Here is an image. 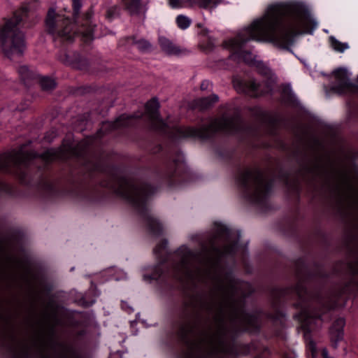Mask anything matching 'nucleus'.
I'll return each mask as SVG.
<instances>
[{
  "instance_id": "nucleus-1",
  "label": "nucleus",
  "mask_w": 358,
  "mask_h": 358,
  "mask_svg": "<svg viewBox=\"0 0 358 358\" xmlns=\"http://www.w3.org/2000/svg\"><path fill=\"white\" fill-rule=\"evenodd\" d=\"M234 279L219 280L208 295L196 294L177 310L175 327L186 348L184 358H224L234 353L229 322L237 329L257 328L256 315L246 313Z\"/></svg>"
},
{
  "instance_id": "nucleus-2",
  "label": "nucleus",
  "mask_w": 358,
  "mask_h": 358,
  "mask_svg": "<svg viewBox=\"0 0 358 358\" xmlns=\"http://www.w3.org/2000/svg\"><path fill=\"white\" fill-rule=\"evenodd\" d=\"M310 19L306 10L299 5L276 4L268 8L265 15L255 20L235 38L224 42V48L238 52L246 62L252 54L241 52L249 41H269L289 50L294 36L308 29Z\"/></svg>"
},
{
  "instance_id": "nucleus-3",
  "label": "nucleus",
  "mask_w": 358,
  "mask_h": 358,
  "mask_svg": "<svg viewBox=\"0 0 358 358\" xmlns=\"http://www.w3.org/2000/svg\"><path fill=\"white\" fill-rule=\"evenodd\" d=\"M159 103L157 99H152L145 105V111L138 112L132 115H122L115 122H104L100 131L106 132L113 130L134 126L143 118L150 128L160 134L171 133L174 138L194 137L206 139L211 137L217 131L227 134H235L244 128V124L238 113L233 115L224 114L222 117L211 120L208 124L199 127L179 126L171 130L166 123L159 117Z\"/></svg>"
},
{
  "instance_id": "nucleus-4",
  "label": "nucleus",
  "mask_w": 358,
  "mask_h": 358,
  "mask_svg": "<svg viewBox=\"0 0 358 358\" xmlns=\"http://www.w3.org/2000/svg\"><path fill=\"white\" fill-rule=\"evenodd\" d=\"M231 231L221 227L217 234L210 240V245L202 247L201 253L190 250L186 246H181L175 252V259L167 275L172 276L180 282L192 281L199 278L202 273L203 256H206L207 263L214 266L222 256L232 254L236 243H229L227 240Z\"/></svg>"
},
{
  "instance_id": "nucleus-5",
  "label": "nucleus",
  "mask_w": 358,
  "mask_h": 358,
  "mask_svg": "<svg viewBox=\"0 0 358 358\" xmlns=\"http://www.w3.org/2000/svg\"><path fill=\"white\" fill-rule=\"evenodd\" d=\"M108 186L139 211L152 234L159 235L162 233V224L152 217L146 207L148 198L155 191L153 187L125 177L115 178Z\"/></svg>"
},
{
  "instance_id": "nucleus-6",
  "label": "nucleus",
  "mask_w": 358,
  "mask_h": 358,
  "mask_svg": "<svg viewBox=\"0 0 358 358\" xmlns=\"http://www.w3.org/2000/svg\"><path fill=\"white\" fill-rule=\"evenodd\" d=\"M295 292L299 299L297 306L301 311L295 317L301 322L302 327L306 331L315 329L314 324L321 322L322 314L335 306L334 301H323L318 296H312L307 289L301 282L295 287Z\"/></svg>"
},
{
  "instance_id": "nucleus-7",
  "label": "nucleus",
  "mask_w": 358,
  "mask_h": 358,
  "mask_svg": "<svg viewBox=\"0 0 358 358\" xmlns=\"http://www.w3.org/2000/svg\"><path fill=\"white\" fill-rule=\"evenodd\" d=\"M29 15L27 5L14 13L12 18L8 20L0 29V40L2 50L6 56L13 59L20 56L25 50L24 34L20 31V24Z\"/></svg>"
},
{
  "instance_id": "nucleus-8",
  "label": "nucleus",
  "mask_w": 358,
  "mask_h": 358,
  "mask_svg": "<svg viewBox=\"0 0 358 358\" xmlns=\"http://www.w3.org/2000/svg\"><path fill=\"white\" fill-rule=\"evenodd\" d=\"M236 180L244 196L255 203H262L272 187L271 180L264 172L257 167L241 170Z\"/></svg>"
},
{
  "instance_id": "nucleus-9",
  "label": "nucleus",
  "mask_w": 358,
  "mask_h": 358,
  "mask_svg": "<svg viewBox=\"0 0 358 358\" xmlns=\"http://www.w3.org/2000/svg\"><path fill=\"white\" fill-rule=\"evenodd\" d=\"M22 145L17 150H12L0 155V172L10 173L23 181L26 176V169L31 160L37 157V154L31 150L25 149ZM3 184L0 181V190Z\"/></svg>"
},
{
  "instance_id": "nucleus-10",
  "label": "nucleus",
  "mask_w": 358,
  "mask_h": 358,
  "mask_svg": "<svg viewBox=\"0 0 358 358\" xmlns=\"http://www.w3.org/2000/svg\"><path fill=\"white\" fill-rule=\"evenodd\" d=\"M254 65L258 73L266 78L265 82L257 83L253 80H245L238 78L233 79V85L238 93L245 94L250 97H259L271 93L275 77L271 69L263 62L255 61Z\"/></svg>"
},
{
  "instance_id": "nucleus-11",
  "label": "nucleus",
  "mask_w": 358,
  "mask_h": 358,
  "mask_svg": "<svg viewBox=\"0 0 358 358\" xmlns=\"http://www.w3.org/2000/svg\"><path fill=\"white\" fill-rule=\"evenodd\" d=\"M45 23L46 31L55 41L71 43L77 34L75 24L69 18L57 13L54 8L48 10Z\"/></svg>"
},
{
  "instance_id": "nucleus-12",
  "label": "nucleus",
  "mask_w": 358,
  "mask_h": 358,
  "mask_svg": "<svg viewBox=\"0 0 358 358\" xmlns=\"http://www.w3.org/2000/svg\"><path fill=\"white\" fill-rule=\"evenodd\" d=\"M331 190L340 203L350 201L358 202V199L354 194L352 185L344 176L334 182Z\"/></svg>"
},
{
  "instance_id": "nucleus-13",
  "label": "nucleus",
  "mask_w": 358,
  "mask_h": 358,
  "mask_svg": "<svg viewBox=\"0 0 358 358\" xmlns=\"http://www.w3.org/2000/svg\"><path fill=\"white\" fill-rule=\"evenodd\" d=\"M76 150L71 145H63L59 149H48L45 151L41 158L45 162H50L54 160H65L74 155H78Z\"/></svg>"
},
{
  "instance_id": "nucleus-14",
  "label": "nucleus",
  "mask_w": 358,
  "mask_h": 358,
  "mask_svg": "<svg viewBox=\"0 0 358 358\" xmlns=\"http://www.w3.org/2000/svg\"><path fill=\"white\" fill-rule=\"evenodd\" d=\"M335 83L332 88L339 94H343L351 90L352 85L350 81L346 70L338 69L334 72Z\"/></svg>"
},
{
  "instance_id": "nucleus-15",
  "label": "nucleus",
  "mask_w": 358,
  "mask_h": 358,
  "mask_svg": "<svg viewBox=\"0 0 358 358\" xmlns=\"http://www.w3.org/2000/svg\"><path fill=\"white\" fill-rule=\"evenodd\" d=\"M345 324L344 318H338L333 324L330 329L329 334L332 346L336 349L338 348V343L343 339L344 332L343 328Z\"/></svg>"
},
{
  "instance_id": "nucleus-16",
  "label": "nucleus",
  "mask_w": 358,
  "mask_h": 358,
  "mask_svg": "<svg viewBox=\"0 0 358 358\" xmlns=\"http://www.w3.org/2000/svg\"><path fill=\"white\" fill-rule=\"evenodd\" d=\"M159 44L161 49L169 55H180L185 51L164 36L159 37Z\"/></svg>"
},
{
  "instance_id": "nucleus-17",
  "label": "nucleus",
  "mask_w": 358,
  "mask_h": 358,
  "mask_svg": "<svg viewBox=\"0 0 358 358\" xmlns=\"http://www.w3.org/2000/svg\"><path fill=\"white\" fill-rule=\"evenodd\" d=\"M124 9L131 15H139L143 10L141 0H122Z\"/></svg>"
},
{
  "instance_id": "nucleus-18",
  "label": "nucleus",
  "mask_w": 358,
  "mask_h": 358,
  "mask_svg": "<svg viewBox=\"0 0 358 358\" xmlns=\"http://www.w3.org/2000/svg\"><path fill=\"white\" fill-rule=\"evenodd\" d=\"M170 157L172 162L170 164L167 165V171L166 173V176L169 179H171L173 176L177 169L180 167L182 163V155L179 152L176 153V156Z\"/></svg>"
},
{
  "instance_id": "nucleus-19",
  "label": "nucleus",
  "mask_w": 358,
  "mask_h": 358,
  "mask_svg": "<svg viewBox=\"0 0 358 358\" xmlns=\"http://www.w3.org/2000/svg\"><path fill=\"white\" fill-rule=\"evenodd\" d=\"M218 100V96L213 94L210 96L194 100V107L198 108L199 110H205L211 107L214 103L217 102Z\"/></svg>"
},
{
  "instance_id": "nucleus-20",
  "label": "nucleus",
  "mask_w": 358,
  "mask_h": 358,
  "mask_svg": "<svg viewBox=\"0 0 358 358\" xmlns=\"http://www.w3.org/2000/svg\"><path fill=\"white\" fill-rule=\"evenodd\" d=\"M170 6L173 8L199 6V0H169Z\"/></svg>"
},
{
  "instance_id": "nucleus-21",
  "label": "nucleus",
  "mask_w": 358,
  "mask_h": 358,
  "mask_svg": "<svg viewBox=\"0 0 358 358\" xmlns=\"http://www.w3.org/2000/svg\"><path fill=\"white\" fill-rule=\"evenodd\" d=\"M18 73L24 82L34 80L36 78V75L31 72L26 66H22L18 69Z\"/></svg>"
},
{
  "instance_id": "nucleus-22",
  "label": "nucleus",
  "mask_w": 358,
  "mask_h": 358,
  "mask_svg": "<svg viewBox=\"0 0 358 358\" xmlns=\"http://www.w3.org/2000/svg\"><path fill=\"white\" fill-rule=\"evenodd\" d=\"M329 41L331 43V48L337 52H343L345 50L349 48V45L347 43H342L337 40L334 36H330Z\"/></svg>"
},
{
  "instance_id": "nucleus-23",
  "label": "nucleus",
  "mask_w": 358,
  "mask_h": 358,
  "mask_svg": "<svg viewBox=\"0 0 358 358\" xmlns=\"http://www.w3.org/2000/svg\"><path fill=\"white\" fill-rule=\"evenodd\" d=\"M40 84L43 90H51L56 87L55 80L48 77H43L40 79Z\"/></svg>"
},
{
  "instance_id": "nucleus-24",
  "label": "nucleus",
  "mask_w": 358,
  "mask_h": 358,
  "mask_svg": "<svg viewBox=\"0 0 358 358\" xmlns=\"http://www.w3.org/2000/svg\"><path fill=\"white\" fill-rule=\"evenodd\" d=\"M222 0H199V7L204 9H213L219 5Z\"/></svg>"
},
{
  "instance_id": "nucleus-25",
  "label": "nucleus",
  "mask_w": 358,
  "mask_h": 358,
  "mask_svg": "<svg viewBox=\"0 0 358 358\" xmlns=\"http://www.w3.org/2000/svg\"><path fill=\"white\" fill-rule=\"evenodd\" d=\"M282 99L285 103H291L295 100V96L289 87H285L282 92Z\"/></svg>"
},
{
  "instance_id": "nucleus-26",
  "label": "nucleus",
  "mask_w": 358,
  "mask_h": 358,
  "mask_svg": "<svg viewBox=\"0 0 358 358\" xmlns=\"http://www.w3.org/2000/svg\"><path fill=\"white\" fill-rule=\"evenodd\" d=\"M176 24L181 29H185L188 28L191 24V20L183 15H179L176 17Z\"/></svg>"
},
{
  "instance_id": "nucleus-27",
  "label": "nucleus",
  "mask_w": 358,
  "mask_h": 358,
  "mask_svg": "<svg viewBox=\"0 0 358 358\" xmlns=\"http://www.w3.org/2000/svg\"><path fill=\"white\" fill-rule=\"evenodd\" d=\"M133 43L135 44L141 51H147L151 48L150 43L145 39L134 40Z\"/></svg>"
},
{
  "instance_id": "nucleus-28",
  "label": "nucleus",
  "mask_w": 358,
  "mask_h": 358,
  "mask_svg": "<svg viewBox=\"0 0 358 358\" xmlns=\"http://www.w3.org/2000/svg\"><path fill=\"white\" fill-rule=\"evenodd\" d=\"M85 168L90 172L102 171L101 164L98 162L88 161L85 163Z\"/></svg>"
},
{
  "instance_id": "nucleus-29",
  "label": "nucleus",
  "mask_w": 358,
  "mask_h": 358,
  "mask_svg": "<svg viewBox=\"0 0 358 358\" xmlns=\"http://www.w3.org/2000/svg\"><path fill=\"white\" fill-rule=\"evenodd\" d=\"M81 33L85 41L92 40L94 38V27H89L85 30L81 31Z\"/></svg>"
},
{
  "instance_id": "nucleus-30",
  "label": "nucleus",
  "mask_w": 358,
  "mask_h": 358,
  "mask_svg": "<svg viewBox=\"0 0 358 358\" xmlns=\"http://www.w3.org/2000/svg\"><path fill=\"white\" fill-rule=\"evenodd\" d=\"M168 242L166 240L163 241L162 243L158 244L155 248L154 249V252L157 255H159L162 253L163 250H164L166 248Z\"/></svg>"
},
{
  "instance_id": "nucleus-31",
  "label": "nucleus",
  "mask_w": 358,
  "mask_h": 358,
  "mask_svg": "<svg viewBox=\"0 0 358 358\" xmlns=\"http://www.w3.org/2000/svg\"><path fill=\"white\" fill-rule=\"evenodd\" d=\"M72 3L73 8V15L74 16H77L79 14V12L82 7L81 0H72Z\"/></svg>"
},
{
  "instance_id": "nucleus-32",
  "label": "nucleus",
  "mask_w": 358,
  "mask_h": 358,
  "mask_svg": "<svg viewBox=\"0 0 358 358\" xmlns=\"http://www.w3.org/2000/svg\"><path fill=\"white\" fill-rule=\"evenodd\" d=\"M119 8L117 6H113L108 9L106 16L108 19H111L118 15Z\"/></svg>"
},
{
  "instance_id": "nucleus-33",
  "label": "nucleus",
  "mask_w": 358,
  "mask_h": 358,
  "mask_svg": "<svg viewBox=\"0 0 358 358\" xmlns=\"http://www.w3.org/2000/svg\"><path fill=\"white\" fill-rule=\"evenodd\" d=\"M162 267H164V265L162 263H160L159 265H157V266L155 268L157 273H155L152 274V279L157 280L163 275V273L161 271Z\"/></svg>"
},
{
  "instance_id": "nucleus-34",
  "label": "nucleus",
  "mask_w": 358,
  "mask_h": 358,
  "mask_svg": "<svg viewBox=\"0 0 358 358\" xmlns=\"http://www.w3.org/2000/svg\"><path fill=\"white\" fill-rule=\"evenodd\" d=\"M212 85L209 80H203L201 84V90H207L210 87H211Z\"/></svg>"
},
{
  "instance_id": "nucleus-35",
  "label": "nucleus",
  "mask_w": 358,
  "mask_h": 358,
  "mask_svg": "<svg viewBox=\"0 0 358 358\" xmlns=\"http://www.w3.org/2000/svg\"><path fill=\"white\" fill-rule=\"evenodd\" d=\"M310 348L313 351L315 350V344L313 341H310Z\"/></svg>"
},
{
  "instance_id": "nucleus-36",
  "label": "nucleus",
  "mask_w": 358,
  "mask_h": 358,
  "mask_svg": "<svg viewBox=\"0 0 358 358\" xmlns=\"http://www.w3.org/2000/svg\"><path fill=\"white\" fill-rule=\"evenodd\" d=\"M246 133H248V134H249V133H250V131L248 129H246Z\"/></svg>"
}]
</instances>
